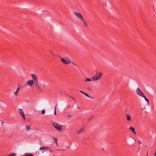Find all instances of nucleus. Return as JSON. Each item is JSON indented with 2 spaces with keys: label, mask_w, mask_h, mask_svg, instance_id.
I'll use <instances>...</instances> for the list:
<instances>
[{
  "label": "nucleus",
  "mask_w": 156,
  "mask_h": 156,
  "mask_svg": "<svg viewBox=\"0 0 156 156\" xmlns=\"http://www.w3.org/2000/svg\"><path fill=\"white\" fill-rule=\"evenodd\" d=\"M31 76L34 80L35 83H34V85L35 86L36 88L38 90H41V88L38 84L37 76L35 74H33L31 75Z\"/></svg>",
  "instance_id": "obj_1"
},
{
  "label": "nucleus",
  "mask_w": 156,
  "mask_h": 156,
  "mask_svg": "<svg viewBox=\"0 0 156 156\" xmlns=\"http://www.w3.org/2000/svg\"><path fill=\"white\" fill-rule=\"evenodd\" d=\"M61 60L62 62L64 64L66 65H68L70 63H72L73 65L76 66V65L73 62H72L70 60V58L68 57H64L63 58H61Z\"/></svg>",
  "instance_id": "obj_2"
},
{
  "label": "nucleus",
  "mask_w": 156,
  "mask_h": 156,
  "mask_svg": "<svg viewBox=\"0 0 156 156\" xmlns=\"http://www.w3.org/2000/svg\"><path fill=\"white\" fill-rule=\"evenodd\" d=\"M136 92L137 94L140 96L143 97L145 99V100L147 102V104H149V101L148 99H147L146 96L144 95L143 93L141 90L138 87L136 90Z\"/></svg>",
  "instance_id": "obj_3"
},
{
  "label": "nucleus",
  "mask_w": 156,
  "mask_h": 156,
  "mask_svg": "<svg viewBox=\"0 0 156 156\" xmlns=\"http://www.w3.org/2000/svg\"><path fill=\"white\" fill-rule=\"evenodd\" d=\"M102 76V73L101 72L97 73L95 75L91 77V79L94 81H97L101 79Z\"/></svg>",
  "instance_id": "obj_4"
},
{
  "label": "nucleus",
  "mask_w": 156,
  "mask_h": 156,
  "mask_svg": "<svg viewBox=\"0 0 156 156\" xmlns=\"http://www.w3.org/2000/svg\"><path fill=\"white\" fill-rule=\"evenodd\" d=\"M53 126L58 131H61L62 129V126L59 124L54 122L53 123Z\"/></svg>",
  "instance_id": "obj_5"
},
{
  "label": "nucleus",
  "mask_w": 156,
  "mask_h": 156,
  "mask_svg": "<svg viewBox=\"0 0 156 156\" xmlns=\"http://www.w3.org/2000/svg\"><path fill=\"white\" fill-rule=\"evenodd\" d=\"M32 80H29L27 81L25 85H27L28 86H31L34 84V83H35L34 80L33 79L32 77H31Z\"/></svg>",
  "instance_id": "obj_6"
},
{
  "label": "nucleus",
  "mask_w": 156,
  "mask_h": 156,
  "mask_svg": "<svg viewBox=\"0 0 156 156\" xmlns=\"http://www.w3.org/2000/svg\"><path fill=\"white\" fill-rule=\"evenodd\" d=\"M18 111L19 114L21 116L23 119L25 120L26 118L25 117V114L22 109L21 108L19 109Z\"/></svg>",
  "instance_id": "obj_7"
},
{
  "label": "nucleus",
  "mask_w": 156,
  "mask_h": 156,
  "mask_svg": "<svg viewBox=\"0 0 156 156\" xmlns=\"http://www.w3.org/2000/svg\"><path fill=\"white\" fill-rule=\"evenodd\" d=\"M74 14L75 15L76 17L80 20L83 18L80 13L79 12H73Z\"/></svg>",
  "instance_id": "obj_8"
},
{
  "label": "nucleus",
  "mask_w": 156,
  "mask_h": 156,
  "mask_svg": "<svg viewBox=\"0 0 156 156\" xmlns=\"http://www.w3.org/2000/svg\"><path fill=\"white\" fill-rule=\"evenodd\" d=\"M80 21L82 22L83 26L85 27H87V24L83 18Z\"/></svg>",
  "instance_id": "obj_9"
},
{
  "label": "nucleus",
  "mask_w": 156,
  "mask_h": 156,
  "mask_svg": "<svg viewBox=\"0 0 156 156\" xmlns=\"http://www.w3.org/2000/svg\"><path fill=\"white\" fill-rule=\"evenodd\" d=\"M125 116L128 121H131V118L130 114L128 113H127L126 114Z\"/></svg>",
  "instance_id": "obj_10"
},
{
  "label": "nucleus",
  "mask_w": 156,
  "mask_h": 156,
  "mask_svg": "<svg viewBox=\"0 0 156 156\" xmlns=\"http://www.w3.org/2000/svg\"><path fill=\"white\" fill-rule=\"evenodd\" d=\"M84 132V128H81L78 130L76 132L78 134H79L80 133H82Z\"/></svg>",
  "instance_id": "obj_11"
},
{
  "label": "nucleus",
  "mask_w": 156,
  "mask_h": 156,
  "mask_svg": "<svg viewBox=\"0 0 156 156\" xmlns=\"http://www.w3.org/2000/svg\"><path fill=\"white\" fill-rule=\"evenodd\" d=\"M80 92L81 93H83V94L84 95H85L87 97L90 98H91V99H93V97H90L89 95L87 94V93H85L84 92H83V91H80Z\"/></svg>",
  "instance_id": "obj_12"
},
{
  "label": "nucleus",
  "mask_w": 156,
  "mask_h": 156,
  "mask_svg": "<svg viewBox=\"0 0 156 156\" xmlns=\"http://www.w3.org/2000/svg\"><path fill=\"white\" fill-rule=\"evenodd\" d=\"M46 149H49L51 150V149L50 148L48 147H40L39 148V150H44Z\"/></svg>",
  "instance_id": "obj_13"
},
{
  "label": "nucleus",
  "mask_w": 156,
  "mask_h": 156,
  "mask_svg": "<svg viewBox=\"0 0 156 156\" xmlns=\"http://www.w3.org/2000/svg\"><path fill=\"white\" fill-rule=\"evenodd\" d=\"M129 130L131 131L135 134H136V133L135 131V129L132 127H131L129 128Z\"/></svg>",
  "instance_id": "obj_14"
},
{
  "label": "nucleus",
  "mask_w": 156,
  "mask_h": 156,
  "mask_svg": "<svg viewBox=\"0 0 156 156\" xmlns=\"http://www.w3.org/2000/svg\"><path fill=\"white\" fill-rule=\"evenodd\" d=\"M92 80L91 79H89V78H86L84 80V82L85 83H86L87 82H90Z\"/></svg>",
  "instance_id": "obj_15"
},
{
  "label": "nucleus",
  "mask_w": 156,
  "mask_h": 156,
  "mask_svg": "<svg viewBox=\"0 0 156 156\" xmlns=\"http://www.w3.org/2000/svg\"><path fill=\"white\" fill-rule=\"evenodd\" d=\"M23 156H34L33 154H32L30 153H28L25 154Z\"/></svg>",
  "instance_id": "obj_16"
},
{
  "label": "nucleus",
  "mask_w": 156,
  "mask_h": 156,
  "mask_svg": "<svg viewBox=\"0 0 156 156\" xmlns=\"http://www.w3.org/2000/svg\"><path fill=\"white\" fill-rule=\"evenodd\" d=\"M26 128L27 130V131L29 130L30 129V127L29 126L27 125L26 126Z\"/></svg>",
  "instance_id": "obj_17"
},
{
  "label": "nucleus",
  "mask_w": 156,
  "mask_h": 156,
  "mask_svg": "<svg viewBox=\"0 0 156 156\" xmlns=\"http://www.w3.org/2000/svg\"><path fill=\"white\" fill-rule=\"evenodd\" d=\"M45 113V111L44 109H43L41 111V113L42 114H44Z\"/></svg>",
  "instance_id": "obj_18"
},
{
  "label": "nucleus",
  "mask_w": 156,
  "mask_h": 156,
  "mask_svg": "<svg viewBox=\"0 0 156 156\" xmlns=\"http://www.w3.org/2000/svg\"><path fill=\"white\" fill-rule=\"evenodd\" d=\"M17 92H18L16 91L14 92L13 93L14 94L15 96H16L17 95Z\"/></svg>",
  "instance_id": "obj_19"
},
{
  "label": "nucleus",
  "mask_w": 156,
  "mask_h": 156,
  "mask_svg": "<svg viewBox=\"0 0 156 156\" xmlns=\"http://www.w3.org/2000/svg\"><path fill=\"white\" fill-rule=\"evenodd\" d=\"M8 156H16V154L13 153Z\"/></svg>",
  "instance_id": "obj_20"
},
{
  "label": "nucleus",
  "mask_w": 156,
  "mask_h": 156,
  "mask_svg": "<svg viewBox=\"0 0 156 156\" xmlns=\"http://www.w3.org/2000/svg\"><path fill=\"white\" fill-rule=\"evenodd\" d=\"M56 107H55L54 108V114L56 115Z\"/></svg>",
  "instance_id": "obj_21"
},
{
  "label": "nucleus",
  "mask_w": 156,
  "mask_h": 156,
  "mask_svg": "<svg viewBox=\"0 0 156 156\" xmlns=\"http://www.w3.org/2000/svg\"><path fill=\"white\" fill-rule=\"evenodd\" d=\"M54 141L55 142V143L57 142V139L56 138H54Z\"/></svg>",
  "instance_id": "obj_22"
},
{
  "label": "nucleus",
  "mask_w": 156,
  "mask_h": 156,
  "mask_svg": "<svg viewBox=\"0 0 156 156\" xmlns=\"http://www.w3.org/2000/svg\"><path fill=\"white\" fill-rule=\"evenodd\" d=\"M20 89V87H18L16 91L18 92Z\"/></svg>",
  "instance_id": "obj_23"
},
{
  "label": "nucleus",
  "mask_w": 156,
  "mask_h": 156,
  "mask_svg": "<svg viewBox=\"0 0 156 156\" xmlns=\"http://www.w3.org/2000/svg\"><path fill=\"white\" fill-rule=\"evenodd\" d=\"M50 53H51V54L53 55H54V54L52 52V51H50Z\"/></svg>",
  "instance_id": "obj_24"
},
{
  "label": "nucleus",
  "mask_w": 156,
  "mask_h": 156,
  "mask_svg": "<svg viewBox=\"0 0 156 156\" xmlns=\"http://www.w3.org/2000/svg\"><path fill=\"white\" fill-rule=\"evenodd\" d=\"M56 145L57 146H58V144L57 142H56Z\"/></svg>",
  "instance_id": "obj_25"
},
{
  "label": "nucleus",
  "mask_w": 156,
  "mask_h": 156,
  "mask_svg": "<svg viewBox=\"0 0 156 156\" xmlns=\"http://www.w3.org/2000/svg\"><path fill=\"white\" fill-rule=\"evenodd\" d=\"M154 156H156V153L155 152V153H154Z\"/></svg>",
  "instance_id": "obj_26"
},
{
  "label": "nucleus",
  "mask_w": 156,
  "mask_h": 156,
  "mask_svg": "<svg viewBox=\"0 0 156 156\" xmlns=\"http://www.w3.org/2000/svg\"><path fill=\"white\" fill-rule=\"evenodd\" d=\"M139 144L140 143V141H139Z\"/></svg>",
  "instance_id": "obj_27"
},
{
  "label": "nucleus",
  "mask_w": 156,
  "mask_h": 156,
  "mask_svg": "<svg viewBox=\"0 0 156 156\" xmlns=\"http://www.w3.org/2000/svg\"><path fill=\"white\" fill-rule=\"evenodd\" d=\"M72 98L74 100V98H73L72 97Z\"/></svg>",
  "instance_id": "obj_28"
}]
</instances>
